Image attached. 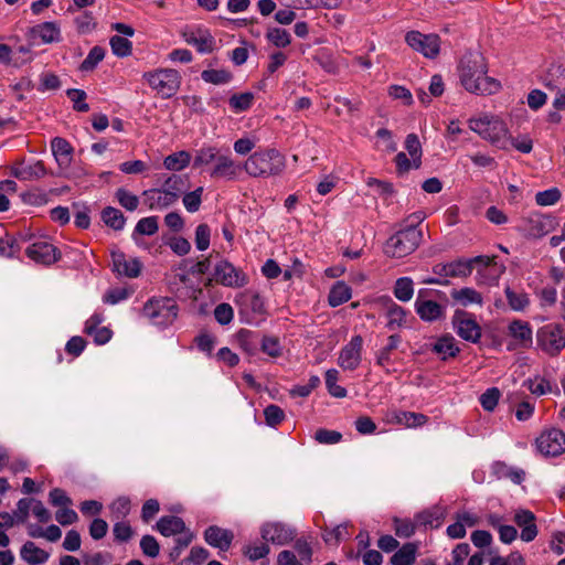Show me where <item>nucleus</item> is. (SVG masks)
<instances>
[{
    "label": "nucleus",
    "mask_w": 565,
    "mask_h": 565,
    "mask_svg": "<svg viewBox=\"0 0 565 565\" xmlns=\"http://www.w3.org/2000/svg\"><path fill=\"white\" fill-rule=\"evenodd\" d=\"M458 70L462 86L470 93L491 95L501 88L499 81L487 76L488 65L480 52H467L461 57Z\"/></svg>",
    "instance_id": "nucleus-1"
},
{
    "label": "nucleus",
    "mask_w": 565,
    "mask_h": 565,
    "mask_svg": "<svg viewBox=\"0 0 565 565\" xmlns=\"http://www.w3.org/2000/svg\"><path fill=\"white\" fill-rule=\"evenodd\" d=\"M243 168L253 178L276 177L285 170L286 158L277 149H264L250 154Z\"/></svg>",
    "instance_id": "nucleus-2"
},
{
    "label": "nucleus",
    "mask_w": 565,
    "mask_h": 565,
    "mask_svg": "<svg viewBox=\"0 0 565 565\" xmlns=\"http://www.w3.org/2000/svg\"><path fill=\"white\" fill-rule=\"evenodd\" d=\"M469 128L491 145L500 149H508L509 129L499 117L483 115L479 118H471Z\"/></svg>",
    "instance_id": "nucleus-3"
},
{
    "label": "nucleus",
    "mask_w": 565,
    "mask_h": 565,
    "mask_svg": "<svg viewBox=\"0 0 565 565\" xmlns=\"http://www.w3.org/2000/svg\"><path fill=\"white\" fill-rule=\"evenodd\" d=\"M422 238V230L414 224H408L388 237L384 244V254L393 258L405 257L419 246Z\"/></svg>",
    "instance_id": "nucleus-4"
},
{
    "label": "nucleus",
    "mask_w": 565,
    "mask_h": 565,
    "mask_svg": "<svg viewBox=\"0 0 565 565\" xmlns=\"http://www.w3.org/2000/svg\"><path fill=\"white\" fill-rule=\"evenodd\" d=\"M178 315V307L171 298L148 300L142 308V316L156 326L172 323Z\"/></svg>",
    "instance_id": "nucleus-5"
},
{
    "label": "nucleus",
    "mask_w": 565,
    "mask_h": 565,
    "mask_svg": "<svg viewBox=\"0 0 565 565\" xmlns=\"http://www.w3.org/2000/svg\"><path fill=\"white\" fill-rule=\"evenodd\" d=\"M537 347L546 354L557 355L565 348V328L559 323H547L536 332Z\"/></svg>",
    "instance_id": "nucleus-6"
},
{
    "label": "nucleus",
    "mask_w": 565,
    "mask_h": 565,
    "mask_svg": "<svg viewBox=\"0 0 565 565\" xmlns=\"http://www.w3.org/2000/svg\"><path fill=\"white\" fill-rule=\"evenodd\" d=\"M148 84L164 98L173 96L180 87L181 78L175 70L166 68L145 73Z\"/></svg>",
    "instance_id": "nucleus-7"
},
{
    "label": "nucleus",
    "mask_w": 565,
    "mask_h": 565,
    "mask_svg": "<svg viewBox=\"0 0 565 565\" xmlns=\"http://www.w3.org/2000/svg\"><path fill=\"white\" fill-rule=\"evenodd\" d=\"M406 43L427 58H435L440 51V39L437 34H423L419 31H409L405 35Z\"/></svg>",
    "instance_id": "nucleus-8"
},
{
    "label": "nucleus",
    "mask_w": 565,
    "mask_h": 565,
    "mask_svg": "<svg viewBox=\"0 0 565 565\" xmlns=\"http://www.w3.org/2000/svg\"><path fill=\"white\" fill-rule=\"evenodd\" d=\"M214 280L230 288H241L248 281L247 276L228 260L222 259L214 267Z\"/></svg>",
    "instance_id": "nucleus-9"
},
{
    "label": "nucleus",
    "mask_w": 565,
    "mask_h": 565,
    "mask_svg": "<svg viewBox=\"0 0 565 565\" xmlns=\"http://www.w3.org/2000/svg\"><path fill=\"white\" fill-rule=\"evenodd\" d=\"M292 551H281L277 557V565H301L312 562V540L301 537L296 540Z\"/></svg>",
    "instance_id": "nucleus-10"
},
{
    "label": "nucleus",
    "mask_w": 565,
    "mask_h": 565,
    "mask_svg": "<svg viewBox=\"0 0 565 565\" xmlns=\"http://www.w3.org/2000/svg\"><path fill=\"white\" fill-rule=\"evenodd\" d=\"M556 226L554 217L541 213H531L521 221L520 230L529 237L540 238Z\"/></svg>",
    "instance_id": "nucleus-11"
},
{
    "label": "nucleus",
    "mask_w": 565,
    "mask_h": 565,
    "mask_svg": "<svg viewBox=\"0 0 565 565\" xmlns=\"http://www.w3.org/2000/svg\"><path fill=\"white\" fill-rule=\"evenodd\" d=\"M452 324L457 334L466 341L476 343L481 338V328L477 321L466 311L456 310Z\"/></svg>",
    "instance_id": "nucleus-12"
},
{
    "label": "nucleus",
    "mask_w": 565,
    "mask_h": 565,
    "mask_svg": "<svg viewBox=\"0 0 565 565\" xmlns=\"http://www.w3.org/2000/svg\"><path fill=\"white\" fill-rule=\"evenodd\" d=\"M260 536L267 543L286 545L295 539L296 531L281 522H266L260 527Z\"/></svg>",
    "instance_id": "nucleus-13"
},
{
    "label": "nucleus",
    "mask_w": 565,
    "mask_h": 565,
    "mask_svg": "<svg viewBox=\"0 0 565 565\" xmlns=\"http://www.w3.org/2000/svg\"><path fill=\"white\" fill-rule=\"evenodd\" d=\"M536 446L544 456L556 457L565 451V434L559 429H550L536 439Z\"/></svg>",
    "instance_id": "nucleus-14"
},
{
    "label": "nucleus",
    "mask_w": 565,
    "mask_h": 565,
    "mask_svg": "<svg viewBox=\"0 0 565 565\" xmlns=\"http://www.w3.org/2000/svg\"><path fill=\"white\" fill-rule=\"evenodd\" d=\"M428 294V289H420L418 291L415 310L422 320L433 322L445 316V308L438 302L427 299Z\"/></svg>",
    "instance_id": "nucleus-15"
},
{
    "label": "nucleus",
    "mask_w": 565,
    "mask_h": 565,
    "mask_svg": "<svg viewBox=\"0 0 565 565\" xmlns=\"http://www.w3.org/2000/svg\"><path fill=\"white\" fill-rule=\"evenodd\" d=\"M25 253L35 263L46 266L56 263L61 258L60 249L46 241L34 242L26 248Z\"/></svg>",
    "instance_id": "nucleus-16"
},
{
    "label": "nucleus",
    "mask_w": 565,
    "mask_h": 565,
    "mask_svg": "<svg viewBox=\"0 0 565 565\" xmlns=\"http://www.w3.org/2000/svg\"><path fill=\"white\" fill-rule=\"evenodd\" d=\"M362 345V337L355 335L345 347L342 348L338 363L343 370L353 371L360 365Z\"/></svg>",
    "instance_id": "nucleus-17"
},
{
    "label": "nucleus",
    "mask_w": 565,
    "mask_h": 565,
    "mask_svg": "<svg viewBox=\"0 0 565 565\" xmlns=\"http://www.w3.org/2000/svg\"><path fill=\"white\" fill-rule=\"evenodd\" d=\"M241 169V166L235 163L231 157L220 153L215 164L210 171V175L213 179L234 180Z\"/></svg>",
    "instance_id": "nucleus-18"
},
{
    "label": "nucleus",
    "mask_w": 565,
    "mask_h": 565,
    "mask_svg": "<svg viewBox=\"0 0 565 565\" xmlns=\"http://www.w3.org/2000/svg\"><path fill=\"white\" fill-rule=\"evenodd\" d=\"M514 522L521 531V540L524 542L533 541L537 535V526L535 524V515L530 510H518L513 518Z\"/></svg>",
    "instance_id": "nucleus-19"
},
{
    "label": "nucleus",
    "mask_w": 565,
    "mask_h": 565,
    "mask_svg": "<svg viewBox=\"0 0 565 565\" xmlns=\"http://www.w3.org/2000/svg\"><path fill=\"white\" fill-rule=\"evenodd\" d=\"M233 539L234 534L231 530L222 529L217 525H211L204 531V540L206 543L221 551H227Z\"/></svg>",
    "instance_id": "nucleus-20"
},
{
    "label": "nucleus",
    "mask_w": 565,
    "mask_h": 565,
    "mask_svg": "<svg viewBox=\"0 0 565 565\" xmlns=\"http://www.w3.org/2000/svg\"><path fill=\"white\" fill-rule=\"evenodd\" d=\"M142 195L145 196V204L150 210H163L174 204V193H167L163 189L146 190Z\"/></svg>",
    "instance_id": "nucleus-21"
},
{
    "label": "nucleus",
    "mask_w": 565,
    "mask_h": 565,
    "mask_svg": "<svg viewBox=\"0 0 565 565\" xmlns=\"http://www.w3.org/2000/svg\"><path fill=\"white\" fill-rule=\"evenodd\" d=\"M436 275L444 277H467L471 274L470 263L458 259L447 264H436L433 267Z\"/></svg>",
    "instance_id": "nucleus-22"
},
{
    "label": "nucleus",
    "mask_w": 565,
    "mask_h": 565,
    "mask_svg": "<svg viewBox=\"0 0 565 565\" xmlns=\"http://www.w3.org/2000/svg\"><path fill=\"white\" fill-rule=\"evenodd\" d=\"M111 257L114 270L119 275H125L129 278H136L139 276L141 263L138 259L132 258L127 260L122 253H113Z\"/></svg>",
    "instance_id": "nucleus-23"
},
{
    "label": "nucleus",
    "mask_w": 565,
    "mask_h": 565,
    "mask_svg": "<svg viewBox=\"0 0 565 565\" xmlns=\"http://www.w3.org/2000/svg\"><path fill=\"white\" fill-rule=\"evenodd\" d=\"M509 334L516 341V344L529 348L532 344V329L529 322L514 320L509 324Z\"/></svg>",
    "instance_id": "nucleus-24"
},
{
    "label": "nucleus",
    "mask_w": 565,
    "mask_h": 565,
    "mask_svg": "<svg viewBox=\"0 0 565 565\" xmlns=\"http://www.w3.org/2000/svg\"><path fill=\"white\" fill-rule=\"evenodd\" d=\"M21 558L30 565H40L49 559V553L34 542L28 541L23 544L20 551Z\"/></svg>",
    "instance_id": "nucleus-25"
},
{
    "label": "nucleus",
    "mask_w": 565,
    "mask_h": 565,
    "mask_svg": "<svg viewBox=\"0 0 565 565\" xmlns=\"http://www.w3.org/2000/svg\"><path fill=\"white\" fill-rule=\"evenodd\" d=\"M51 149L58 166L67 167L72 160L73 147L71 143L62 138L55 137L51 141Z\"/></svg>",
    "instance_id": "nucleus-26"
},
{
    "label": "nucleus",
    "mask_w": 565,
    "mask_h": 565,
    "mask_svg": "<svg viewBox=\"0 0 565 565\" xmlns=\"http://www.w3.org/2000/svg\"><path fill=\"white\" fill-rule=\"evenodd\" d=\"M45 174L46 169L42 161H36L31 164H21L13 171V175L23 181L38 180L43 178Z\"/></svg>",
    "instance_id": "nucleus-27"
},
{
    "label": "nucleus",
    "mask_w": 565,
    "mask_h": 565,
    "mask_svg": "<svg viewBox=\"0 0 565 565\" xmlns=\"http://www.w3.org/2000/svg\"><path fill=\"white\" fill-rule=\"evenodd\" d=\"M418 544L414 542L405 543L391 557V565H413L416 559Z\"/></svg>",
    "instance_id": "nucleus-28"
},
{
    "label": "nucleus",
    "mask_w": 565,
    "mask_h": 565,
    "mask_svg": "<svg viewBox=\"0 0 565 565\" xmlns=\"http://www.w3.org/2000/svg\"><path fill=\"white\" fill-rule=\"evenodd\" d=\"M157 529L162 535L171 536V535L180 534L183 532L184 522L179 516H174V515L162 516L157 522Z\"/></svg>",
    "instance_id": "nucleus-29"
},
{
    "label": "nucleus",
    "mask_w": 565,
    "mask_h": 565,
    "mask_svg": "<svg viewBox=\"0 0 565 565\" xmlns=\"http://www.w3.org/2000/svg\"><path fill=\"white\" fill-rule=\"evenodd\" d=\"M450 295L454 300H456L463 307H467L472 303L481 306L483 302L482 295L470 287L454 289Z\"/></svg>",
    "instance_id": "nucleus-30"
},
{
    "label": "nucleus",
    "mask_w": 565,
    "mask_h": 565,
    "mask_svg": "<svg viewBox=\"0 0 565 565\" xmlns=\"http://www.w3.org/2000/svg\"><path fill=\"white\" fill-rule=\"evenodd\" d=\"M236 341L239 348L249 355H254L259 344L258 334L247 329H241L236 333Z\"/></svg>",
    "instance_id": "nucleus-31"
},
{
    "label": "nucleus",
    "mask_w": 565,
    "mask_h": 565,
    "mask_svg": "<svg viewBox=\"0 0 565 565\" xmlns=\"http://www.w3.org/2000/svg\"><path fill=\"white\" fill-rule=\"evenodd\" d=\"M270 552V548L266 541H255L246 544L242 547L243 555L249 562H256L266 557Z\"/></svg>",
    "instance_id": "nucleus-32"
},
{
    "label": "nucleus",
    "mask_w": 565,
    "mask_h": 565,
    "mask_svg": "<svg viewBox=\"0 0 565 565\" xmlns=\"http://www.w3.org/2000/svg\"><path fill=\"white\" fill-rule=\"evenodd\" d=\"M406 311L401 306L396 305L393 300H388L386 308L387 323L390 330H395L405 323Z\"/></svg>",
    "instance_id": "nucleus-33"
},
{
    "label": "nucleus",
    "mask_w": 565,
    "mask_h": 565,
    "mask_svg": "<svg viewBox=\"0 0 565 565\" xmlns=\"http://www.w3.org/2000/svg\"><path fill=\"white\" fill-rule=\"evenodd\" d=\"M103 222L115 231H120L126 224L122 212L116 207L107 206L102 211Z\"/></svg>",
    "instance_id": "nucleus-34"
},
{
    "label": "nucleus",
    "mask_w": 565,
    "mask_h": 565,
    "mask_svg": "<svg viewBox=\"0 0 565 565\" xmlns=\"http://www.w3.org/2000/svg\"><path fill=\"white\" fill-rule=\"evenodd\" d=\"M434 352L439 354L443 360L455 358L460 349L456 345L452 337H443L434 344Z\"/></svg>",
    "instance_id": "nucleus-35"
},
{
    "label": "nucleus",
    "mask_w": 565,
    "mask_h": 565,
    "mask_svg": "<svg viewBox=\"0 0 565 565\" xmlns=\"http://www.w3.org/2000/svg\"><path fill=\"white\" fill-rule=\"evenodd\" d=\"M351 298V288L343 281H338L329 292L328 301L331 307H338Z\"/></svg>",
    "instance_id": "nucleus-36"
},
{
    "label": "nucleus",
    "mask_w": 565,
    "mask_h": 565,
    "mask_svg": "<svg viewBox=\"0 0 565 565\" xmlns=\"http://www.w3.org/2000/svg\"><path fill=\"white\" fill-rule=\"evenodd\" d=\"M237 301L242 306V310L247 309L258 315L265 311L264 301L258 294L246 291L238 297Z\"/></svg>",
    "instance_id": "nucleus-37"
},
{
    "label": "nucleus",
    "mask_w": 565,
    "mask_h": 565,
    "mask_svg": "<svg viewBox=\"0 0 565 565\" xmlns=\"http://www.w3.org/2000/svg\"><path fill=\"white\" fill-rule=\"evenodd\" d=\"M191 156L188 151H178L164 158L163 166L171 171H181L189 166Z\"/></svg>",
    "instance_id": "nucleus-38"
},
{
    "label": "nucleus",
    "mask_w": 565,
    "mask_h": 565,
    "mask_svg": "<svg viewBox=\"0 0 565 565\" xmlns=\"http://www.w3.org/2000/svg\"><path fill=\"white\" fill-rule=\"evenodd\" d=\"M394 419L401 425L414 428L426 424L428 418L422 413L399 411L394 414Z\"/></svg>",
    "instance_id": "nucleus-39"
},
{
    "label": "nucleus",
    "mask_w": 565,
    "mask_h": 565,
    "mask_svg": "<svg viewBox=\"0 0 565 565\" xmlns=\"http://www.w3.org/2000/svg\"><path fill=\"white\" fill-rule=\"evenodd\" d=\"M32 32L45 43H52L58 40L60 29L53 22H44L32 29Z\"/></svg>",
    "instance_id": "nucleus-40"
},
{
    "label": "nucleus",
    "mask_w": 565,
    "mask_h": 565,
    "mask_svg": "<svg viewBox=\"0 0 565 565\" xmlns=\"http://www.w3.org/2000/svg\"><path fill=\"white\" fill-rule=\"evenodd\" d=\"M322 537L327 544L337 545L350 537L349 525L344 523L337 525L331 530L326 529L322 533Z\"/></svg>",
    "instance_id": "nucleus-41"
},
{
    "label": "nucleus",
    "mask_w": 565,
    "mask_h": 565,
    "mask_svg": "<svg viewBox=\"0 0 565 565\" xmlns=\"http://www.w3.org/2000/svg\"><path fill=\"white\" fill-rule=\"evenodd\" d=\"M186 43L194 45L201 53H210L213 51L214 39L207 32L195 35L194 33L185 36Z\"/></svg>",
    "instance_id": "nucleus-42"
},
{
    "label": "nucleus",
    "mask_w": 565,
    "mask_h": 565,
    "mask_svg": "<svg viewBox=\"0 0 565 565\" xmlns=\"http://www.w3.org/2000/svg\"><path fill=\"white\" fill-rule=\"evenodd\" d=\"M218 156H220V151L215 147L201 148L195 153V157L193 160V168L207 166L212 162L215 163Z\"/></svg>",
    "instance_id": "nucleus-43"
},
{
    "label": "nucleus",
    "mask_w": 565,
    "mask_h": 565,
    "mask_svg": "<svg viewBox=\"0 0 565 565\" xmlns=\"http://www.w3.org/2000/svg\"><path fill=\"white\" fill-rule=\"evenodd\" d=\"M394 295L401 301H409L414 295L413 280L408 277L398 278L395 282Z\"/></svg>",
    "instance_id": "nucleus-44"
},
{
    "label": "nucleus",
    "mask_w": 565,
    "mask_h": 565,
    "mask_svg": "<svg viewBox=\"0 0 565 565\" xmlns=\"http://www.w3.org/2000/svg\"><path fill=\"white\" fill-rule=\"evenodd\" d=\"M339 379V372L335 369H330L326 372V386L328 392L337 397L343 398L347 396V390L337 384Z\"/></svg>",
    "instance_id": "nucleus-45"
},
{
    "label": "nucleus",
    "mask_w": 565,
    "mask_h": 565,
    "mask_svg": "<svg viewBox=\"0 0 565 565\" xmlns=\"http://www.w3.org/2000/svg\"><path fill=\"white\" fill-rule=\"evenodd\" d=\"M118 203L127 211H135L139 205V198L124 188H119L115 192Z\"/></svg>",
    "instance_id": "nucleus-46"
},
{
    "label": "nucleus",
    "mask_w": 565,
    "mask_h": 565,
    "mask_svg": "<svg viewBox=\"0 0 565 565\" xmlns=\"http://www.w3.org/2000/svg\"><path fill=\"white\" fill-rule=\"evenodd\" d=\"M401 343V337L397 334H392L387 339V344L382 348L376 356V362L379 365H385L391 358L392 351L396 350Z\"/></svg>",
    "instance_id": "nucleus-47"
},
{
    "label": "nucleus",
    "mask_w": 565,
    "mask_h": 565,
    "mask_svg": "<svg viewBox=\"0 0 565 565\" xmlns=\"http://www.w3.org/2000/svg\"><path fill=\"white\" fill-rule=\"evenodd\" d=\"M158 217L148 216L137 222L134 234L151 236L154 235L158 232Z\"/></svg>",
    "instance_id": "nucleus-48"
},
{
    "label": "nucleus",
    "mask_w": 565,
    "mask_h": 565,
    "mask_svg": "<svg viewBox=\"0 0 565 565\" xmlns=\"http://www.w3.org/2000/svg\"><path fill=\"white\" fill-rule=\"evenodd\" d=\"M105 56V50L100 46H94L86 58L82 62L79 68L83 72H89L93 71L96 65L103 61Z\"/></svg>",
    "instance_id": "nucleus-49"
},
{
    "label": "nucleus",
    "mask_w": 565,
    "mask_h": 565,
    "mask_svg": "<svg viewBox=\"0 0 565 565\" xmlns=\"http://www.w3.org/2000/svg\"><path fill=\"white\" fill-rule=\"evenodd\" d=\"M266 36L277 47H286L291 42L290 34L280 28L268 29Z\"/></svg>",
    "instance_id": "nucleus-50"
},
{
    "label": "nucleus",
    "mask_w": 565,
    "mask_h": 565,
    "mask_svg": "<svg viewBox=\"0 0 565 565\" xmlns=\"http://www.w3.org/2000/svg\"><path fill=\"white\" fill-rule=\"evenodd\" d=\"M111 51L119 57H125L131 54L132 43L122 36L114 35L110 39Z\"/></svg>",
    "instance_id": "nucleus-51"
},
{
    "label": "nucleus",
    "mask_w": 565,
    "mask_h": 565,
    "mask_svg": "<svg viewBox=\"0 0 565 565\" xmlns=\"http://www.w3.org/2000/svg\"><path fill=\"white\" fill-rule=\"evenodd\" d=\"M394 531L398 537L407 539L411 537L416 530V524L409 519H393Z\"/></svg>",
    "instance_id": "nucleus-52"
},
{
    "label": "nucleus",
    "mask_w": 565,
    "mask_h": 565,
    "mask_svg": "<svg viewBox=\"0 0 565 565\" xmlns=\"http://www.w3.org/2000/svg\"><path fill=\"white\" fill-rule=\"evenodd\" d=\"M524 385L530 390V392L536 396L544 395L546 393L553 392V386L550 381L544 377H535L533 380H527L524 382Z\"/></svg>",
    "instance_id": "nucleus-53"
},
{
    "label": "nucleus",
    "mask_w": 565,
    "mask_h": 565,
    "mask_svg": "<svg viewBox=\"0 0 565 565\" xmlns=\"http://www.w3.org/2000/svg\"><path fill=\"white\" fill-rule=\"evenodd\" d=\"M201 77L206 83L220 85L230 82L232 75L224 70H205L202 72Z\"/></svg>",
    "instance_id": "nucleus-54"
},
{
    "label": "nucleus",
    "mask_w": 565,
    "mask_h": 565,
    "mask_svg": "<svg viewBox=\"0 0 565 565\" xmlns=\"http://www.w3.org/2000/svg\"><path fill=\"white\" fill-rule=\"evenodd\" d=\"M254 100V95L252 93H242L233 95L228 103L230 106L236 111H245L250 108Z\"/></svg>",
    "instance_id": "nucleus-55"
},
{
    "label": "nucleus",
    "mask_w": 565,
    "mask_h": 565,
    "mask_svg": "<svg viewBox=\"0 0 565 565\" xmlns=\"http://www.w3.org/2000/svg\"><path fill=\"white\" fill-rule=\"evenodd\" d=\"M405 148L414 160L415 168L420 166L422 146L417 135L409 134L405 140Z\"/></svg>",
    "instance_id": "nucleus-56"
},
{
    "label": "nucleus",
    "mask_w": 565,
    "mask_h": 565,
    "mask_svg": "<svg viewBox=\"0 0 565 565\" xmlns=\"http://www.w3.org/2000/svg\"><path fill=\"white\" fill-rule=\"evenodd\" d=\"M505 296L509 302V306L516 311L523 310L529 305V298L526 294L515 292L510 287L505 288Z\"/></svg>",
    "instance_id": "nucleus-57"
},
{
    "label": "nucleus",
    "mask_w": 565,
    "mask_h": 565,
    "mask_svg": "<svg viewBox=\"0 0 565 565\" xmlns=\"http://www.w3.org/2000/svg\"><path fill=\"white\" fill-rule=\"evenodd\" d=\"M203 188L200 186L196 190L184 194L183 204L188 212L194 213L199 211L202 202Z\"/></svg>",
    "instance_id": "nucleus-58"
},
{
    "label": "nucleus",
    "mask_w": 565,
    "mask_h": 565,
    "mask_svg": "<svg viewBox=\"0 0 565 565\" xmlns=\"http://www.w3.org/2000/svg\"><path fill=\"white\" fill-rule=\"evenodd\" d=\"M501 393L499 388L491 387L488 388L481 396L480 403L484 411L492 412L498 405Z\"/></svg>",
    "instance_id": "nucleus-59"
},
{
    "label": "nucleus",
    "mask_w": 565,
    "mask_h": 565,
    "mask_svg": "<svg viewBox=\"0 0 565 565\" xmlns=\"http://www.w3.org/2000/svg\"><path fill=\"white\" fill-rule=\"evenodd\" d=\"M561 191L557 188H552L535 195V202L541 206H548L555 204L561 199Z\"/></svg>",
    "instance_id": "nucleus-60"
},
{
    "label": "nucleus",
    "mask_w": 565,
    "mask_h": 565,
    "mask_svg": "<svg viewBox=\"0 0 565 565\" xmlns=\"http://www.w3.org/2000/svg\"><path fill=\"white\" fill-rule=\"evenodd\" d=\"M68 98L73 102V107L77 111L86 113L89 110V106L85 103L86 93L82 89L71 88L66 92Z\"/></svg>",
    "instance_id": "nucleus-61"
},
{
    "label": "nucleus",
    "mask_w": 565,
    "mask_h": 565,
    "mask_svg": "<svg viewBox=\"0 0 565 565\" xmlns=\"http://www.w3.org/2000/svg\"><path fill=\"white\" fill-rule=\"evenodd\" d=\"M163 190L167 193H174V202H177L184 190V181L180 175L173 174L166 180Z\"/></svg>",
    "instance_id": "nucleus-62"
},
{
    "label": "nucleus",
    "mask_w": 565,
    "mask_h": 565,
    "mask_svg": "<svg viewBox=\"0 0 565 565\" xmlns=\"http://www.w3.org/2000/svg\"><path fill=\"white\" fill-rule=\"evenodd\" d=\"M264 415H265V420H266V424L271 426V427H275L277 426L278 424H280L284 418H285V413L284 411L277 406V405H268L265 409H264Z\"/></svg>",
    "instance_id": "nucleus-63"
},
{
    "label": "nucleus",
    "mask_w": 565,
    "mask_h": 565,
    "mask_svg": "<svg viewBox=\"0 0 565 565\" xmlns=\"http://www.w3.org/2000/svg\"><path fill=\"white\" fill-rule=\"evenodd\" d=\"M211 231L207 224H200L195 230V245L199 250H205L210 246Z\"/></svg>",
    "instance_id": "nucleus-64"
}]
</instances>
